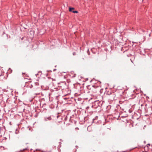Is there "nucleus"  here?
<instances>
[{"instance_id":"1","label":"nucleus","mask_w":152,"mask_h":152,"mask_svg":"<svg viewBox=\"0 0 152 152\" xmlns=\"http://www.w3.org/2000/svg\"><path fill=\"white\" fill-rule=\"evenodd\" d=\"M74 9H75V8H73V7H72V8L69 7V10L70 12H72V11H73V10H74Z\"/></svg>"},{"instance_id":"2","label":"nucleus","mask_w":152,"mask_h":152,"mask_svg":"<svg viewBox=\"0 0 152 152\" xmlns=\"http://www.w3.org/2000/svg\"><path fill=\"white\" fill-rule=\"evenodd\" d=\"M51 119V118L50 117H49L48 118H45V120L46 121H47L48 120H50Z\"/></svg>"},{"instance_id":"3","label":"nucleus","mask_w":152,"mask_h":152,"mask_svg":"<svg viewBox=\"0 0 152 152\" xmlns=\"http://www.w3.org/2000/svg\"><path fill=\"white\" fill-rule=\"evenodd\" d=\"M72 12L74 13H77L78 12V11H72Z\"/></svg>"}]
</instances>
